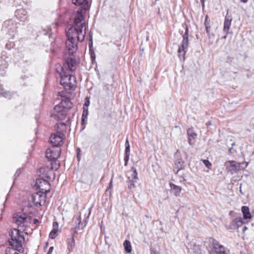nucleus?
Wrapping results in <instances>:
<instances>
[{
	"instance_id": "54",
	"label": "nucleus",
	"mask_w": 254,
	"mask_h": 254,
	"mask_svg": "<svg viewBox=\"0 0 254 254\" xmlns=\"http://www.w3.org/2000/svg\"><path fill=\"white\" fill-rule=\"evenodd\" d=\"M207 124H208V125H210V123H207Z\"/></svg>"
},
{
	"instance_id": "41",
	"label": "nucleus",
	"mask_w": 254,
	"mask_h": 254,
	"mask_svg": "<svg viewBox=\"0 0 254 254\" xmlns=\"http://www.w3.org/2000/svg\"><path fill=\"white\" fill-rule=\"evenodd\" d=\"M125 147H130V145L129 143V141L127 139H126V142H125Z\"/></svg>"
},
{
	"instance_id": "20",
	"label": "nucleus",
	"mask_w": 254,
	"mask_h": 254,
	"mask_svg": "<svg viewBox=\"0 0 254 254\" xmlns=\"http://www.w3.org/2000/svg\"><path fill=\"white\" fill-rule=\"evenodd\" d=\"M232 20V17L227 14L225 17L223 27L224 31H227V34H228L229 33V30L231 25Z\"/></svg>"
},
{
	"instance_id": "52",
	"label": "nucleus",
	"mask_w": 254,
	"mask_h": 254,
	"mask_svg": "<svg viewBox=\"0 0 254 254\" xmlns=\"http://www.w3.org/2000/svg\"><path fill=\"white\" fill-rule=\"evenodd\" d=\"M90 41H91V45H92V39H90Z\"/></svg>"
},
{
	"instance_id": "19",
	"label": "nucleus",
	"mask_w": 254,
	"mask_h": 254,
	"mask_svg": "<svg viewBox=\"0 0 254 254\" xmlns=\"http://www.w3.org/2000/svg\"><path fill=\"white\" fill-rule=\"evenodd\" d=\"M15 15L17 18L23 21L26 20L28 17L27 12L24 9H17L15 12Z\"/></svg>"
},
{
	"instance_id": "39",
	"label": "nucleus",
	"mask_w": 254,
	"mask_h": 254,
	"mask_svg": "<svg viewBox=\"0 0 254 254\" xmlns=\"http://www.w3.org/2000/svg\"><path fill=\"white\" fill-rule=\"evenodd\" d=\"M87 120V118L83 117L81 118V125H83L85 124V121Z\"/></svg>"
},
{
	"instance_id": "53",
	"label": "nucleus",
	"mask_w": 254,
	"mask_h": 254,
	"mask_svg": "<svg viewBox=\"0 0 254 254\" xmlns=\"http://www.w3.org/2000/svg\"><path fill=\"white\" fill-rule=\"evenodd\" d=\"M210 254H213L212 252H210Z\"/></svg>"
},
{
	"instance_id": "33",
	"label": "nucleus",
	"mask_w": 254,
	"mask_h": 254,
	"mask_svg": "<svg viewBox=\"0 0 254 254\" xmlns=\"http://www.w3.org/2000/svg\"><path fill=\"white\" fill-rule=\"evenodd\" d=\"M88 110L87 109H85L84 107H83V111L82 113V117L87 118L88 115Z\"/></svg>"
},
{
	"instance_id": "18",
	"label": "nucleus",
	"mask_w": 254,
	"mask_h": 254,
	"mask_svg": "<svg viewBox=\"0 0 254 254\" xmlns=\"http://www.w3.org/2000/svg\"><path fill=\"white\" fill-rule=\"evenodd\" d=\"M188 142L190 145H192L195 143L197 134L194 131L192 128H190L187 130Z\"/></svg>"
},
{
	"instance_id": "50",
	"label": "nucleus",
	"mask_w": 254,
	"mask_h": 254,
	"mask_svg": "<svg viewBox=\"0 0 254 254\" xmlns=\"http://www.w3.org/2000/svg\"><path fill=\"white\" fill-rule=\"evenodd\" d=\"M151 254H157L156 252L154 251H152L151 252Z\"/></svg>"
},
{
	"instance_id": "56",
	"label": "nucleus",
	"mask_w": 254,
	"mask_h": 254,
	"mask_svg": "<svg viewBox=\"0 0 254 254\" xmlns=\"http://www.w3.org/2000/svg\"><path fill=\"white\" fill-rule=\"evenodd\" d=\"M207 124H208V125H210V123H207Z\"/></svg>"
},
{
	"instance_id": "11",
	"label": "nucleus",
	"mask_w": 254,
	"mask_h": 254,
	"mask_svg": "<svg viewBox=\"0 0 254 254\" xmlns=\"http://www.w3.org/2000/svg\"><path fill=\"white\" fill-rule=\"evenodd\" d=\"M66 111L60 103L55 106L52 117L58 120H63L66 117Z\"/></svg>"
},
{
	"instance_id": "2",
	"label": "nucleus",
	"mask_w": 254,
	"mask_h": 254,
	"mask_svg": "<svg viewBox=\"0 0 254 254\" xmlns=\"http://www.w3.org/2000/svg\"><path fill=\"white\" fill-rule=\"evenodd\" d=\"M9 235L10 236L8 240L9 245L19 252L23 251L25 238L20 230L14 229L11 230Z\"/></svg>"
},
{
	"instance_id": "44",
	"label": "nucleus",
	"mask_w": 254,
	"mask_h": 254,
	"mask_svg": "<svg viewBox=\"0 0 254 254\" xmlns=\"http://www.w3.org/2000/svg\"><path fill=\"white\" fill-rule=\"evenodd\" d=\"M248 229V227L245 226L243 228V232L244 233Z\"/></svg>"
},
{
	"instance_id": "24",
	"label": "nucleus",
	"mask_w": 254,
	"mask_h": 254,
	"mask_svg": "<svg viewBox=\"0 0 254 254\" xmlns=\"http://www.w3.org/2000/svg\"><path fill=\"white\" fill-rule=\"evenodd\" d=\"M170 186L171 189L174 191V194L176 196L179 195L182 190L181 187L173 183H170Z\"/></svg>"
},
{
	"instance_id": "38",
	"label": "nucleus",
	"mask_w": 254,
	"mask_h": 254,
	"mask_svg": "<svg viewBox=\"0 0 254 254\" xmlns=\"http://www.w3.org/2000/svg\"><path fill=\"white\" fill-rule=\"evenodd\" d=\"M53 250H54V247H50V248H49V249L48 250L47 254H52L53 252Z\"/></svg>"
},
{
	"instance_id": "1",
	"label": "nucleus",
	"mask_w": 254,
	"mask_h": 254,
	"mask_svg": "<svg viewBox=\"0 0 254 254\" xmlns=\"http://www.w3.org/2000/svg\"><path fill=\"white\" fill-rule=\"evenodd\" d=\"M86 35L85 23L84 17L81 12L78 13L75 17L74 25L66 31L67 40L65 48L69 54L72 55L77 50V42L84 40Z\"/></svg>"
},
{
	"instance_id": "43",
	"label": "nucleus",
	"mask_w": 254,
	"mask_h": 254,
	"mask_svg": "<svg viewBox=\"0 0 254 254\" xmlns=\"http://www.w3.org/2000/svg\"><path fill=\"white\" fill-rule=\"evenodd\" d=\"M39 222L38 220L37 219H35L33 220V224H36L37 223Z\"/></svg>"
},
{
	"instance_id": "28",
	"label": "nucleus",
	"mask_w": 254,
	"mask_h": 254,
	"mask_svg": "<svg viewBox=\"0 0 254 254\" xmlns=\"http://www.w3.org/2000/svg\"><path fill=\"white\" fill-rule=\"evenodd\" d=\"M175 166L178 168L176 173L183 169V163L180 160H177L175 162Z\"/></svg>"
},
{
	"instance_id": "30",
	"label": "nucleus",
	"mask_w": 254,
	"mask_h": 254,
	"mask_svg": "<svg viewBox=\"0 0 254 254\" xmlns=\"http://www.w3.org/2000/svg\"><path fill=\"white\" fill-rule=\"evenodd\" d=\"M203 163L204 165L208 168L210 169L211 167L212 166L211 163L208 160H202Z\"/></svg>"
},
{
	"instance_id": "49",
	"label": "nucleus",
	"mask_w": 254,
	"mask_h": 254,
	"mask_svg": "<svg viewBox=\"0 0 254 254\" xmlns=\"http://www.w3.org/2000/svg\"><path fill=\"white\" fill-rule=\"evenodd\" d=\"M19 171H20V169H19V170H18L16 171V173H15V176H16V175H18L19 174L20 172L19 173Z\"/></svg>"
},
{
	"instance_id": "25",
	"label": "nucleus",
	"mask_w": 254,
	"mask_h": 254,
	"mask_svg": "<svg viewBox=\"0 0 254 254\" xmlns=\"http://www.w3.org/2000/svg\"><path fill=\"white\" fill-rule=\"evenodd\" d=\"M60 104L64 108L65 111L66 109L70 108L72 107L71 103L67 99L62 100L60 102Z\"/></svg>"
},
{
	"instance_id": "32",
	"label": "nucleus",
	"mask_w": 254,
	"mask_h": 254,
	"mask_svg": "<svg viewBox=\"0 0 254 254\" xmlns=\"http://www.w3.org/2000/svg\"><path fill=\"white\" fill-rule=\"evenodd\" d=\"M129 158V155L125 154L124 157L125 165L127 166Z\"/></svg>"
},
{
	"instance_id": "40",
	"label": "nucleus",
	"mask_w": 254,
	"mask_h": 254,
	"mask_svg": "<svg viewBox=\"0 0 254 254\" xmlns=\"http://www.w3.org/2000/svg\"><path fill=\"white\" fill-rule=\"evenodd\" d=\"M46 169H48V168H41L40 169V170H40V173H44L45 172H46Z\"/></svg>"
},
{
	"instance_id": "15",
	"label": "nucleus",
	"mask_w": 254,
	"mask_h": 254,
	"mask_svg": "<svg viewBox=\"0 0 254 254\" xmlns=\"http://www.w3.org/2000/svg\"><path fill=\"white\" fill-rule=\"evenodd\" d=\"M76 65V62L72 58H69L68 59L65 61V64L64 65V70L66 71L68 70V71H72L74 70L75 68L74 66ZM62 67L61 65H59L56 67V70L58 72H59L58 70V69H60L61 70V68Z\"/></svg>"
},
{
	"instance_id": "9",
	"label": "nucleus",
	"mask_w": 254,
	"mask_h": 254,
	"mask_svg": "<svg viewBox=\"0 0 254 254\" xmlns=\"http://www.w3.org/2000/svg\"><path fill=\"white\" fill-rule=\"evenodd\" d=\"M31 201L36 206L44 205L46 200V195L42 192H37L31 195Z\"/></svg>"
},
{
	"instance_id": "14",
	"label": "nucleus",
	"mask_w": 254,
	"mask_h": 254,
	"mask_svg": "<svg viewBox=\"0 0 254 254\" xmlns=\"http://www.w3.org/2000/svg\"><path fill=\"white\" fill-rule=\"evenodd\" d=\"M132 169L133 170L132 174L130 177H128V181H127L128 188L130 190L133 189L136 187L135 183L138 180L136 169L134 167H132Z\"/></svg>"
},
{
	"instance_id": "5",
	"label": "nucleus",
	"mask_w": 254,
	"mask_h": 254,
	"mask_svg": "<svg viewBox=\"0 0 254 254\" xmlns=\"http://www.w3.org/2000/svg\"><path fill=\"white\" fill-rule=\"evenodd\" d=\"M55 127L57 128V132L51 135L50 141L54 146L58 147L63 144V140L64 136V131H65L66 127L64 123H59L56 125Z\"/></svg>"
},
{
	"instance_id": "34",
	"label": "nucleus",
	"mask_w": 254,
	"mask_h": 254,
	"mask_svg": "<svg viewBox=\"0 0 254 254\" xmlns=\"http://www.w3.org/2000/svg\"><path fill=\"white\" fill-rule=\"evenodd\" d=\"M43 32H44L43 34L44 35H49V38L51 37V29H49L48 31L44 30Z\"/></svg>"
},
{
	"instance_id": "6",
	"label": "nucleus",
	"mask_w": 254,
	"mask_h": 254,
	"mask_svg": "<svg viewBox=\"0 0 254 254\" xmlns=\"http://www.w3.org/2000/svg\"><path fill=\"white\" fill-rule=\"evenodd\" d=\"M31 221L32 218L25 214L16 213L13 216V221L18 227H28Z\"/></svg>"
},
{
	"instance_id": "35",
	"label": "nucleus",
	"mask_w": 254,
	"mask_h": 254,
	"mask_svg": "<svg viewBox=\"0 0 254 254\" xmlns=\"http://www.w3.org/2000/svg\"><path fill=\"white\" fill-rule=\"evenodd\" d=\"M112 188H113V177L111 178V181L110 182V183H109V186L108 187V188L107 189L106 191H107L108 190L112 189Z\"/></svg>"
},
{
	"instance_id": "55",
	"label": "nucleus",
	"mask_w": 254,
	"mask_h": 254,
	"mask_svg": "<svg viewBox=\"0 0 254 254\" xmlns=\"http://www.w3.org/2000/svg\"><path fill=\"white\" fill-rule=\"evenodd\" d=\"M207 124H208V125H210V123H207Z\"/></svg>"
},
{
	"instance_id": "8",
	"label": "nucleus",
	"mask_w": 254,
	"mask_h": 254,
	"mask_svg": "<svg viewBox=\"0 0 254 254\" xmlns=\"http://www.w3.org/2000/svg\"><path fill=\"white\" fill-rule=\"evenodd\" d=\"M225 165L228 171L233 174L240 170L245 169L247 167L248 163L247 162L240 163L235 161H229L225 163Z\"/></svg>"
},
{
	"instance_id": "4",
	"label": "nucleus",
	"mask_w": 254,
	"mask_h": 254,
	"mask_svg": "<svg viewBox=\"0 0 254 254\" xmlns=\"http://www.w3.org/2000/svg\"><path fill=\"white\" fill-rule=\"evenodd\" d=\"M61 70L59 72L61 76V84L66 90L74 89L76 86L75 77L65 71L64 67H61Z\"/></svg>"
},
{
	"instance_id": "17",
	"label": "nucleus",
	"mask_w": 254,
	"mask_h": 254,
	"mask_svg": "<svg viewBox=\"0 0 254 254\" xmlns=\"http://www.w3.org/2000/svg\"><path fill=\"white\" fill-rule=\"evenodd\" d=\"M244 222L241 217L236 218L233 220L229 225V229L232 230L238 229L242 226Z\"/></svg>"
},
{
	"instance_id": "37",
	"label": "nucleus",
	"mask_w": 254,
	"mask_h": 254,
	"mask_svg": "<svg viewBox=\"0 0 254 254\" xmlns=\"http://www.w3.org/2000/svg\"><path fill=\"white\" fill-rule=\"evenodd\" d=\"M125 154L130 155V147H126Z\"/></svg>"
},
{
	"instance_id": "21",
	"label": "nucleus",
	"mask_w": 254,
	"mask_h": 254,
	"mask_svg": "<svg viewBox=\"0 0 254 254\" xmlns=\"http://www.w3.org/2000/svg\"><path fill=\"white\" fill-rule=\"evenodd\" d=\"M72 3L76 5H82L85 10L89 8V4L87 0H72Z\"/></svg>"
},
{
	"instance_id": "29",
	"label": "nucleus",
	"mask_w": 254,
	"mask_h": 254,
	"mask_svg": "<svg viewBox=\"0 0 254 254\" xmlns=\"http://www.w3.org/2000/svg\"><path fill=\"white\" fill-rule=\"evenodd\" d=\"M51 168L50 169L52 170H57L59 167V164L57 163L56 162H53L51 163Z\"/></svg>"
},
{
	"instance_id": "12",
	"label": "nucleus",
	"mask_w": 254,
	"mask_h": 254,
	"mask_svg": "<svg viewBox=\"0 0 254 254\" xmlns=\"http://www.w3.org/2000/svg\"><path fill=\"white\" fill-rule=\"evenodd\" d=\"M60 148L55 146L47 149L45 152L46 158L50 160H55L58 159L60 157Z\"/></svg>"
},
{
	"instance_id": "7",
	"label": "nucleus",
	"mask_w": 254,
	"mask_h": 254,
	"mask_svg": "<svg viewBox=\"0 0 254 254\" xmlns=\"http://www.w3.org/2000/svg\"><path fill=\"white\" fill-rule=\"evenodd\" d=\"M188 37L189 30L186 27L185 33L183 35V40L182 42L181 45L178 50V56L181 60L184 61L185 59V56L188 48Z\"/></svg>"
},
{
	"instance_id": "3",
	"label": "nucleus",
	"mask_w": 254,
	"mask_h": 254,
	"mask_svg": "<svg viewBox=\"0 0 254 254\" xmlns=\"http://www.w3.org/2000/svg\"><path fill=\"white\" fill-rule=\"evenodd\" d=\"M82 212L84 213V218L83 220V223H81V215H79L77 216L75 223L77 224V225L75 227V231L73 233L72 236L68 239L67 242V249L69 252H71L73 250V247L75 245V240L73 238V234L76 233V230H78L79 229L80 225L81 226V229H83L86 225L89 216L90 215V211H86L85 210H82Z\"/></svg>"
},
{
	"instance_id": "51",
	"label": "nucleus",
	"mask_w": 254,
	"mask_h": 254,
	"mask_svg": "<svg viewBox=\"0 0 254 254\" xmlns=\"http://www.w3.org/2000/svg\"><path fill=\"white\" fill-rule=\"evenodd\" d=\"M201 3H202V5H203L204 3V0H200Z\"/></svg>"
},
{
	"instance_id": "13",
	"label": "nucleus",
	"mask_w": 254,
	"mask_h": 254,
	"mask_svg": "<svg viewBox=\"0 0 254 254\" xmlns=\"http://www.w3.org/2000/svg\"><path fill=\"white\" fill-rule=\"evenodd\" d=\"M17 23L12 19L6 20L4 22L2 29L11 34L15 31L17 28Z\"/></svg>"
},
{
	"instance_id": "47",
	"label": "nucleus",
	"mask_w": 254,
	"mask_h": 254,
	"mask_svg": "<svg viewBox=\"0 0 254 254\" xmlns=\"http://www.w3.org/2000/svg\"><path fill=\"white\" fill-rule=\"evenodd\" d=\"M249 0H240L241 2L246 3Z\"/></svg>"
},
{
	"instance_id": "22",
	"label": "nucleus",
	"mask_w": 254,
	"mask_h": 254,
	"mask_svg": "<svg viewBox=\"0 0 254 254\" xmlns=\"http://www.w3.org/2000/svg\"><path fill=\"white\" fill-rule=\"evenodd\" d=\"M53 229L49 234V237L52 239H55L58 235L59 225L58 222H54L53 223Z\"/></svg>"
},
{
	"instance_id": "45",
	"label": "nucleus",
	"mask_w": 254,
	"mask_h": 254,
	"mask_svg": "<svg viewBox=\"0 0 254 254\" xmlns=\"http://www.w3.org/2000/svg\"><path fill=\"white\" fill-rule=\"evenodd\" d=\"M91 57L92 59H95V55L94 53H91Z\"/></svg>"
},
{
	"instance_id": "16",
	"label": "nucleus",
	"mask_w": 254,
	"mask_h": 254,
	"mask_svg": "<svg viewBox=\"0 0 254 254\" xmlns=\"http://www.w3.org/2000/svg\"><path fill=\"white\" fill-rule=\"evenodd\" d=\"M209 242L212 244L213 248L216 251V253L219 254H228L225 250V248L219 244L217 241L213 238H210Z\"/></svg>"
},
{
	"instance_id": "23",
	"label": "nucleus",
	"mask_w": 254,
	"mask_h": 254,
	"mask_svg": "<svg viewBox=\"0 0 254 254\" xmlns=\"http://www.w3.org/2000/svg\"><path fill=\"white\" fill-rule=\"evenodd\" d=\"M242 212L245 219H251L252 218V215L248 206H243L242 207Z\"/></svg>"
},
{
	"instance_id": "42",
	"label": "nucleus",
	"mask_w": 254,
	"mask_h": 254,
	"mask_svg": "<svg viewBox=\"0 0 254 254\" xmlns=\"http://www.w3.org/2000/svg\"><path fill=\"white\" fill-rule=\"evenodd\" d=\"M89 101L88 100L85 102L84 106L88 107L89 106Z\"/></svg>"
},
{
	"instance_id": "36",
	"label": "nucleus",
	"mask_w": 254,
	"mask_h": 254,
	"mask_svg": "<svg viewBox=\"0 0 254 254\" xmlns=\"http://www.w3.org/2000/svg\"><path fill=\"white\" fill-rule=\"evenodd\" d=\"M205 25L206 28V31L207 33L209 32L210 26L208 23H206V21L205 22Z\"/></svg>"
},
{
	"instance_id": "48",
	"label": "nucleus",
	"mask_w": 254,
	"mask_h": 254,
	"mask_svg": "<svg viewBox=\"0 0 254 254\" xmlns=\"http://www.w3.org/2000/svg\"><path fill=\"white\" fill-rule=\"evenodd\" d=\"M225 33H226V34H225V36H224L222 37V38H223V39H226V38H227V35H228V34H227V31H225Z\"/></svg>"
},
{
	"instance_id": "27",
	"label": "nucleus",
	"mask_w": 254,
	"mask_h": 254,
	"mask_svg": "<svg viewBox=\"0 0 254 254\" xmlns=\"http://www.w3.org/2000/svg\"><path fill=\"white\" fill-rule=\"evenodd\" d=\"M0 95L8 99H10L11 97V93L9 92H7L2 89L1 85H0Z\"/></svg>"
},
{
	"instance_id": "31",
	"label": "nucleus",
	"mask_w": 254,
	"mask_h": 254,
	"mask_svg": "<svg viewBox=\"0 0 254 254\" xmlns=\"http://www.w3.org/2000/svg\"><path fill=\"white\" fill-rule=\"evenodd\" d=\"M50 174H52L53 175V179H54L55 178V175L53 173L52 171H50V173H45L44 175V177H45L47 179H51V177L50 176Z\"/></svg>"
},
{
	"instance_id": "10",
	"label": "nucleus",
	"mask_w": 254,
	"mask_h": 254,
	"mask_svg": "<svg viewBox=\"0 0 254 254\" xmlns=\"http://www.w3.org/2000/svg\"><path fill=\"white\" fill-rule=\"evenodd\" d=\"M35 186L40 190L39 192H42L46 194L50 191V183L42 178L36 180Z\"/></svg>"
},
{
	"instance_id": "26",
	"label": "nucleus",
	"mask_w": 254,
	"mask_h": 254,
	"mask_svg": "<svg viewBox=\"0 0 254 254\" xmlns=\"http://www.w3.org/2000/svg\"><path fill=\"white\" fill-rule=\"evenodd\" d=\"M123 246L125 248V250L127 253H131L132 251L131 244L129 241L126 240L124 243Z\"/></svg>"
},
{
	"instance_id": "46",
	"label": "nucleus",
	"mask_w": 254,
	"mask_h": 254,
	"mask_svg": "<svg viewBox=\"0 0 254 254\" xmlns=\"http://www.w3.org/2000/svg\"><path fill=\"white\" fill-rule=\"evenodd\" d=\"M229 152H230L231 153H233V152H234V149H233V148H232V147H231V148H229Z\"/></svg>"
}]
</instances>
